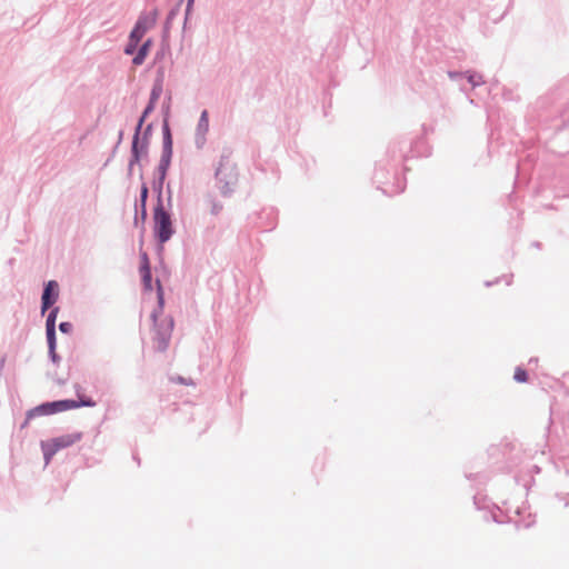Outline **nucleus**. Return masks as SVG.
Returning a JSON list of instances; mask_svg holds the SVG:
<instances>
[{
	"mask_svg": "<svg viewBox=\"0 0 569 569\" xmlns=\"http://www.w3.org/2000/svg\"><path fill=\"white\" fill-rule=\"evenodd\" d=\"M148 198V188L146 184L142 186L141 192H140V201H141V219L144 220L147 217V210H146V201Z\"/></svg>",
	"mask_w": 569,
	"mask_h": 569,
	"instance_id": "18",
	"label": "nucleus"
},
{
	"mask_svg": "<svg viewBox=\"0 0 569 569\" xmlns=\"http://www.w3.org/2000/svg\"><path fill=\"white\" fill-rule=\"evenodd\" d=\"M59 312V308H52L46 320V329H56V320Z\"/></svg>",
	"mask_w": 569,
	"mask_h": 569,
	"instance_id": "17",
	"label": "nucleus"
},
{
	"mask_svg": "<svg viewBox=\"0 0 569 569\" xmlns=\"http://www.w3.org/2000/svg\"><path fill=\"white\" fill-rule=\"evenodd\" d=\"M172 136L169 127V122L167 119L162 123V153L158 164V180L154 181V188L158 190L159 196L161 197L162 186L168 172V169L171 163L172 158Z\"/></svg>",
	"mask_w": 569,
	"mask_h": 569,
	"instance_id": "1",
	"label": "nucleus"
},
{
	"mask_svg": "<svg viewBox=\"0 0 569 569\" xmlns=\"http://www.w3.org/2000/svg\"><path fill=\"white\" fill-rule=\"evenodd\" d=\"M209 202H210V213L213 216H218L222 211V208H223L222 203L213 198H210Z\"/></svg>",
	"mask_w": 569,
	"mask_h": 569,
	"instance_id": "20",
	"label": "nucleus"
},
{
	"mask_svg": "<svg viewBox=\"0 0 569 569\" xmlns=\"http://www.w3.org/2000/svg\"><path fill=\"white\" fill-rule=\"evenodd\" d=\"M162 91H163L162 78H156L154 82H153V86H152V89H151V92H150L149 101L153 102V103H157V101L159 100L160 96L162 94Z\"/></svg>",
	"mask_w": 569,
	"mask_h": 569,
	"instance_id": "15",
	"label": "nucleus"
},
{
	"mask_svg": "<svg viewBox=\"0 0 569 569\" xmlns=\"http://www.w3.org/2000/svg\"><path fill=\"white\" fill-rule=\"evenodd\" d=\"M162 303H163L162 296H161V295H159V305H160V308H162Z\"/></svg>",
	"mask_w": 569,
	"mask_h": 569,
	"instance_id": "32",
	"label": "nucleus"
},
{
	"mask_svg": "<svg viewBox=\"0 0 569 569\" xmlns=\"http://www.w3.org/2000/svg\"><path fill=\"white\" fill-rule=\"evenodd\" d=\"M157 78H162L163 79V70L162 69L158 71Z\"/></svg>",
	"mask_w": 569,
	"mask_h": 569,
	"instance_id": "30",
	"label": "nucleus"
},
{
	"mask_svg": "<svg viewBox=\"0 0 569 569\" xmlns=\"http://www.w3.org/2000/svg\"><path fill=\"white\" fill-rule=\"evenodd\" d=\"M193 2H194V0H188V1H187L186 19L188 18V14L190 13V11H191V9H192Z\"/></svg>",
	"mask_w": 569,
	"mask_h": 569,
	"instance_id": "28",
	"label": "nucleus"
},
{
	"mask_svg": "<svg viewBox=\"0 0 569 569\" xmlns=\"http://www.w3.org/2000/svg\"><path fill=\"white\" fill-rule=\"evenodd\" d=\"M49 357L53 363H58L60 361V357L57 355L56 349L53 351L51 349H48Z\"/></svg>",
	"mask_w": 569,
	"mask_h": 569,
	"instance_id": "25",
	"label": "nucleus"
},
{
	"mask_svg": "<svg viewBox=\"0 0 569 569\" xmlns=\"http://www.w3.org/2000/svg\"><path fill=\"white\" fill-rule=\"evenodd\" d=\"M151 39H148L147 41H144L142 43V46L138 49L136 56L133 57L132 59V63L134 66H140L143 63L147 54H148V51H149V48L151 46Z\"/></svg>",
	"mask_w": 569,
	"mask_h": 569,
	"instance_id": "14",
	"label": "nucleus"
},
{
	"mask_svg": "<svg viewBox=\"0 0 569 569\" xmlns=\"http://www.w3.org/2000/svg\"><path fill=\"white\" fill-rule=\"evenodd\" d=\"M448 76L450 79L457 80V79L461 78L463 76V73L457 72V71H449Z\"/></svg>",
	"mask_w": 569,
	"mask_h": 569,
	"instance_id": "27",
	"label": "nucleus"
},
{
	"mask_svg": "<svg viewBox=\"0 0 569 569\" xmlns=\"http://www.w3.org/2000/svg\"><path fill=\"white\" fill-rule=\"evenodd\" d=\"M143 122H144V120H141V118H140L137 123L136 130H134L132 146H131V158H130L129 166H128L129 174L132 173L133 166L136 163H138L140 161V158L143 154H147V151H148V141H141V142L139 141Z\"/></svg>",
	"mask_w": 569,
	"mask_h": 569,
	"instance_id": "6",
	"label": "nucleus"
},
{
	"mask_svg": "<svg viewBox=\"0 0 569 569\" xmlns=\"http://www.w3.org/2000/svg\"><path fill=\"white\" fill-rule=\"evenodd\" d=\"M169 110H170V106H169V103H167L166 106H163V112H164V119H163V121H164L166 119L168 120Z\"/></svg>",
	"mask_w": 569,
	"mask_h": 569,
	"instance_id": "29",
	"label": "nucleus"
},
{
	"mask_svg": "<svg viewBox=\"0 0 569 569\" xmlns=\"http://www.w3.org/2000/svg\"><path fill=\"white\" fill-rule=\"evenodd\" d=\"M168 192H169L168 199H169V201H170V200H171V191H170V188H168Z\"/></svg>",
	"mask_w": 569,
	"mask_h": 569,
	"instance_id": "33",
	"label": "nucleus"
},
{
	"mask_svg": "<svg viewBox=\"0 0 569 569\" xmlns=\"http://www.w3.org/2000/svg\"><path fill=\"white\" fill-rule=\"evenodd\" d=\"M59 297V286L54 280H50L46 283L41 296V312L44 313L50 309Z\"/></svg>",
	"mask_w": 569,
	"mask_h": 569,
	"instance_id": "7",
	"label": "nucleus"
},
{
	"mask_svg": "<svg viewBox=\"0 0 569 569\" xmlns=\"http://www.w3.org/2000/svg\"><path fill=\"white\" fill-rule=\"evenodd\" d=\"M153 232L161 244L168 242L174 233L171 214L164 209L161 197H158V204L153 211Z\"/></svg>",
	"mask_w": 569,
	"mask_h": 569,
	"instance_id": "2",
	"label": "nucleus"
},
{
	"mask_svg": "<svg viewBox=\"0 0 569 569\" xmlns=\"http://www.w3.org/2000/svg\"><path fill=\"white\" fill-rule=\"evenodd\" d=\"M513 379L517 381V382H526L527 379H528V375H527V371L521 369L520 367H518L515 371V376H513Z\"/></svg>",
	"mask_w": 569,
	"mask_h": 569,
	"instance_id": "21",
	"label": "nucleus"
},
{
	"mask_svg": "<svg viewBox=\"0 0 569 569\" xmlns=\"http://www.w3.org/2000/svg\"><path fill=\"white\" fill-rule=\"evenodd\" d=\"M82 438L80 432L62 435L53 439L41 441V449L43 452L44 463L49 465L52 457L61 449L68 448Z\"/></svg>",
	"mask_w": 569,
	"mask_h": 569,
	"instance_id": "4",
	"label": "nucleus"
},
{
	"mask_svg": "<svg viewBox=\"0 0 569 569\" xmlns=\"http://www.w3.org/2000/svg\"><path fill=\"white\" fill-rule=\"evenodd\" d=\"M77 395L79 397V400H72V399H66V400H61V406L63 408V410H70V409H77V408H80V407H94L97 403L93 399L89 398V397H81L80 396V388H77Z\"/></svg>",
	"mask_w": 569,
	"mask_h": 569,
	"instance_id": "11",
	"label": "nucleus"
},
{
	"mask_svg": "<svg viewBox=\"0 0 569 569\" xmlns=\"http://www.w3.org/2000/svg\"><path fill=\"white\" fill-rule=\"evenodd\" d=\"M61 405V400L42 403L29 410L27 413V419H32L37 416H48L57 412H62L64 410Z\"/></svg>",
	"mask_w": 569,
	"mask_h": 569,
	"instance_id": "10",
	"label": "nucleus"
},
{
	"mask_svg": "<svg viewBox=\"0 0 569 569\" xmlns=\"http://www.w3.org/2000/svg\"><path fill=\"white\" fill-rule=\"evenodd\" d=\"M122 138H123V131H120L119 132V140H118V143H120L122 141Z\"/></svg>",
	"mask_w": 569,
	"mask_h": 569,
	"instance_id": "31",
	"label": "nucleus"
},
{
	"mask_svg": "<svg viewBox=\"0 0 569 569\" xmlns=\"http://www.w3.org/2000/svg\"><path fill=\"white\" fill-rule=\"evenodd\" d=\"M177 13H178L177 8H173L172 10H170V12L168 13L167 20H166V28H169L171 21L174 19Z\"/></svg>",
	"mask_w": 569,
	"mask_h": 569,
	"instance_id": "24",
	"label": "nucleus"
},
{
	"mask_svg": "<svg viewBox=\"0 0 569 569\" xmlns=\"http://www.w3.org/2000/svg\"><path fill=\"white\" fill-rule=\"evenodd\" d=\"M209 131V113L202 110L194 131V144L198 149H202L207 141Z\"/></svg>",
	"mask_w": 569,
	"mask_h": 569,
	"instance_id": "8",
	"label": "nucleus"
},
{
	"mask_svg": "<svg viewBox=\"0 0 569 569\" xmlns=\"http://www.w3.org/2000/svg\"><path fill=\"white\" fill-rule=\"evenodd\" d=\"M466 76H467L468 82L473 88L478 87V86H480V84H482L485 82L482 76L477 73V72L467 71Z\"/></svg>",
	"mask_w": 569,
	"mask_h": 569,
	"instance_id": "16",
	"label": "nucleus"
},
{
	"mask_svg": "<svg viewBox=\"0 0 569 569\" xmlns=\"http://www.w3.org/2000/svg\"><path fill=\"white\" fill-rule=\"evenodd\" d=\"M156 104L157 103H153V102H148L147 107L144 108L142 114H141V120H146V118L156 108Z\"/></svg>",
	"mask_w": 569,
	"mask_h": 569,
	"instance_id": "22",
	"label": "nucleus"
},
{
	"mask_svg": "<svg viewBox=\"0 0 569 569\" xmlns=\"http://www.w3.org/2000/svg\"><path fill=\"white\" fill-rule=\"evenodd\" d=\"M157 19H158V10L157 9H153L150 12H142L139 16L132 30L141 36H144L146 32L148 30H150L156 24Z\"/></svg>",
	"mask_w": 569,
	"mask_h": 569,
	"instance_id": "9",
	"label": "nucleus"
},
{
	"mask_svg": "<svg viewBox=\"0 0 569 569\" xmlns=\"http://www.w3.org/2000/svg\"><path fill=\"white\" fill-rule=\"evenodd\" d=\"M142 266L140 268V272H141V278H142V282H143V286L147 290H151L152 289V286H151V270H150V267H149V261H148V257H147V253H143L142 254Z\"/></svg>",
	"mask_w": 569,
	"mask_h": 569,
	"instance_id": "12",
	"label": "nucleus"
},
{
	"mask_svg": "<svg viewBox=\"0 0 569 569\" xmlns=\"http://www.w3.org/2000/svg\"><path fill=\"white\" fill-rule=\"evenodd\" d=\"M73 329V326L71 322H68V321H63V322H60L59 325V330L62 332V333H70Z\"/></svg>",
	"mask_w": 569,
	"mask_h": 569,
	"instance_id": "23",
	"label": "nucleus"
},
{
	"mask_svg": "<svg viewBox=\"0 0 569 569\" xmlns=\"http://www.w3.org/2000/svg\"><path fill=\"white\" fill-rule=\"evenodd\" d=\"M46 335H47V342H48V349H51L53 351V349H56L57 347V341H56V329H46Z\"/></svg>",
	"mask_w": 569,
	"mask_h": 569,
	"instance_id": "19",
	"label": "nucleus"
},
{
	"mask_svg": "<svg viewBox=\"0 0 569 569\" xmlns=\"http://www.w3.org/2000/svg\"><path fill=\"white\" fill-rule=\"evenodd\" d=\"M216 179L220 193L223 197L231 196L238 181L236 166L222 157L216 170Z\"/></svg>",
	"mask_w": 569,
	"mask_h": 569,
	"instance_id": "3",
	"label": "nucleus"
},
{
	"mask_svg": "<svg viewBox=\"0 0 569 569\" xmlns=\"http://www.w3.org/2000/svg\"><path fill=\"white\" fill-rule=\"evenodd\" d=\"M151 130H152V124L150 123L144 129L142 141H148V137L150 136Z\"/></svg>",
	"mask_w": 569,
	"mask_h": 569,
	"instance_id": "26",
	"label": "nucleus"
},
{
	"mask_svg": "<svg viewBox=\"0 0 569 569\" xmlns=\"http://www.w3.org/2000/svg\"><path fill=\"white\" fill-rule=\"evenodd\" d=\"M151 318L154 322V348L158 351H164L169 347L171 333L173 330V320L171 318H166L158 322L156 311L152 312Z\"/></svg>",
	"mask_w": 569,
	"mask_h": 569,
	"instance_id": "5",
	"label": "nucleus"
},
{
	"mask_svg": "<svg viewBox=\"0 0 569 569\" xmlns=\"http://www.w3.org/2000/svg\"><path fill=\"white\" fill-rule=\"evenodd\" d=\"M179 382H181V383H186L184 379H183V378H181V377L179 378Z\"/></svg>",
	"mask_w": 569,
	"mask_h": 569,
	"instance_id": "34",
	"label": "nucleus"
},
{
	"mask_svg": "<svg viewBox=\"0 0 569 569\" xmlns=\"http://www.w3.org/2000/svg\"><path fill=\"white\" fill-rule=\"evenodd\" d=\"M143 36L137 33L136 31L131 30L129 34L128 43L124 48V53L128 56L133 54L137 51L138 44Z\"/></svg>",
	"mask_w": 569,
	"mask_h": 569,
	"instance_id": "13",
	"label": "nucleus"
}]
</instances>
